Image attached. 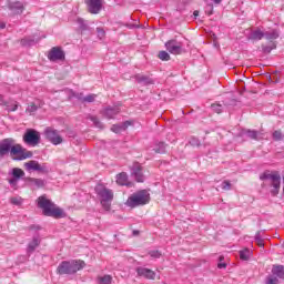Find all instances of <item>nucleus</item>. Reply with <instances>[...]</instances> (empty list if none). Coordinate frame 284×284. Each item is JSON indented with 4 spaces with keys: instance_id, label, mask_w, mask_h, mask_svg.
Masks as SVG:
<instances>
[{
    "instance_id": "52",
    "label": "nucleus",
    "mask_w": 284,
    "mask_h": 284,
    "mask_svg": "<svg viewBox=\"0 0 284 284\" xmlns=\"http://www.w3.org/2000/svg\"><path fill=\"white\" fill-rule=\"evenodd\" d=\"M6 28V23H0V30H3Z\"/></svg>"
},
{
    "instance_id": "4",
    "label": "nucleus",
    "mask_w": 284,
    "mask_h": 284,
    "mask_svg": "<svg viewBox=\"0 0 284 284\" xmlns=\"http://www.w3.org/2000/svg\"><path fill=\"white\" fill-rule=\"evenodd\" d=\"M261 181H271V186L273 190H271V194L273 196H276L278 192L281 191V174L277 171L270 172L265 171L260 175Z\"/></svg>"
},
{
    "instance_id": "9",
    "label": "nucleus",
    "mask_w": 284,
    "mask_h": 284,
    "mask_svg": "<svg viewBox=\"0 0 284 284\" xmlns=\"http://www.w3.org/2000/svg\"><path fill=\"white\" fill-rule=\"evenodd\" d=\"M17 144V140L12 138L3 139L0 142V156L10 154L12 156V148Z\"/></svg>"
},
{
    "instance_id": "46",
    "label": "nucleus",
    "mask_w": 284,
    "mask_h": 284,
    "mask_svg": "<svg viewBox=\"0 0 284 284\" xmlns=\"http://www.w3.org/2000/svg\"><path fill=\"white\" fill-rule=\"evenodd\" d=\"M11 203L13 205H21V203H23V200L21 197H11Z\"/></svg>"
},
{
    "instance_id": "50",
    "label": "nucleus",
    "mask_w": 284,
    "mask_h": 284,
    "mask_svg": "<svg viewBox=\"0 0 284 284\" xmlns=\"http://www.w3.org/2000/svg\"><path fill=\"white\" fill-rule=\"evenodd\" d=\"M206 8L209 9V14H213L214 6L209 3Z\"/></svg>"
},
{
    "instance_id": "51",
    "label": "nucleus",
    "mask_w": 284,
    "mask_h": 284,
    "mask_svg": "<svg viewBox=\"0 0 284 284\" xmlns=\"http://www.w3.org/2000/svg\"><path fill=\"white\" fill-rule=\"evenodd\" d=\"M219 270H225V267H227L226 263H219L217 264Z\"/></svg>"
},
{
    "instance_id": "3",
    "label": "nucleus",
    "mask_w": 284,
    "mask_h": 284,
    "mask_svg": "<svg viewBox=\"0 0 284 284\" xmlns=\"http://www.w3.org/2000/svg\"><path fill=\"white\" fill-rule=\"evenodd\" d=\"M85 267V262L81 260L63 261L57 268L58 274H77Z\"/></svg>"
},
{
    "instance_id": "45",
    "label": "nucleus",
    "mask_w": 284,
    "mask_h": 284,
    "mask_svg": "<svg viewBox=\"0 0 284 284\" xmlns=\"http://www.w3.org/2000/svg\"><path fill=\"white\" fill-rule=\"evenodd\" d=\"M190 144L193 145L194 148H199V145H201V141H199V139L196 138H191Z\"/></svg>"
},
{
    "instance_id": "31",
    "label": "nucleus",
    "mask_w": 284,
    "mask_h": 284,
    "mask_svg": "<svg viewBox=\"0 0 284 284\" xmlns=\"http://www.w3.org/2000/svg\"><path fill=\"white\" fill-rule=\"evenodd\" d=\"M98 284H112V276L111 275L99 276Z\"/></svg>"
},
{
    "instance_id": "22",
    "label": "nucleus",
    "mask_w": 284,
    "mask_h": 284,
    "mask_svg": "<svg viewBox=\"0 0 284 284\" xmlns=\"http://www.w3.org/2000/svg\"><path fill=\"white\" fill-rule=\"evenodd\" d=\"M166 149L168 144H165V142H155L153 146V152H155V154H165Z\"/></svg>"
},
{
    "instance_id": "11",
    "label": "nucleus",
    "mask_w": 284,
    "mask_h": 284,
    "mask_svg": "<svg viewBox=\"0 0 284 284\" xmlns=\"http://www.w3.org/2000/svg\"><path fill=\"white\" fill-rule=\"evenodd\" d=\"M49 61H64L65 60V52L60 47H53L48 53Z\"/></svg>"
},
{
    "instance_id": "34",
    "label": "nucleus",
    "mask_w": 284,
    "mask_h": 284,
    "mask_svg": "<svg viewBox=\"0 0 284 284\" xmlns=\"http://www.w3.org/2000/svg\"><path fill=\"white\" fill-rule=\"evenodd\" d=\"M6 106L9 112H17L19 104L17 102H9Z\"/></svg>"
},
{
    "instance_id": "2",
    "label": "nucleus",
    "mask_w": 284,
    "mask_h": 284,
    "mask_svg": "<svg viewBox=\"0 0 284 284\" xmlns=\"http://www.w3.org/2000/svg\"><path fill=\"white\" fill-rule=\"evenodd\" d=\"M95 194H98L103 210L110 212L112 207V201H114V193L112 190L100 184L95 186Z\"/></svg>"
},
{
    "instance_id": "48",
    "label": "nucleus",
    "mask_w": 284,
    "mask_h": 284,
    "mask_svg": "<svg viewBox=\"0 0 284 284\" xmlns=\"http://www.w3.org/2000/svg\"><path fill=\"white\" fill-rule=\"evenodd\" d=\"M97 32H98V36L100 37V39H103V37H105V31H103V29L98 28Z\"/></svg>"
},
{
    "instance_id": "16",
    "label": "nucleus",
    "mask_w": 284,
    "mask_h": 284,
    "mask_svg": "<svg viewBox=\"0 0 284 284\" xmlns=\"http://www.w3.org/2000/svg\"><path fill=\"white\" fill-rule=\"evenodd\" d=\"M134 79L136 83H140L141 85H154V79H152L150 75L138 73L134 75Z\"/></svg>"
},
{
    "instance_id": "37",
    "label": "nucleus",
    "mask_w": 284,
    "mask_h": 284,
    "mask_svg": "<svg viewBox=\"0 0 284 284\" xmlns=\"http://www.w3.org/2000/svg\"><path fill=\"white\" fill-rule=\"evenodd\" d=\"M273 140L274 141H283V132L281 130H276L273 132Z\"/></svg>"
},
{
    "instance_id": "39",
    "label": "nucleus",
    "mask_w": 284,
    "mask_h": 284,
    "mask_svg": "<svg viewBox=\"0 0 284 284\" xmlns=\"http://www.w3.org/2000/svg\"><path fill=\"white\" fill-rule=\"evenodd\" d=\"M38 172H41V174H48L50 169L48 168V164H39Z\"/></svg>"
},
{
    "instance_id": "43",
    "label": "nucleus",
    "mask_w": 284,
    "mask_h": 284,
    "mask_svg": "<svg viewBox=\"0 0 284 284\" xmlns=\"http://www.w3.org/2000/svg\"><path fill=\"white\" fill-rule=\"evenodd\" d=\"M149 255L151 258H161V252L160 251H150Z\"/></svg>"
},
{
    "instance_id": "18",
    "label": "nucleus",
    "mask_w": 284,
    "mask_h": 284,
    "mask_svg": "<svg viewBox=\"0 0 284 284\" xmlns=\"http://www.w3.org/2000/svg\"><path fill=\"white\" fill-rule=\"evenodd\" d=\"M136 273L138 276H143L144 278H149L151 281H154L156 277V273L154 271L141 266L136 268Z\"/></svg>"
},
{
    "instance_id": "12",
    "label": "nucleus",
    "mask_w": 284,
    "mask_h": 284,
    "mask_svg": "<svg viewBox=\"0 0 284 284\" xmlns=\"http://www.w3.org/2000/svg\"><path fill=\"white\" fill-rule=\"evenodd\" d=\"M131 175L138 183H143L145 181V176L143 175V166H141L139 162L133 163L131 166Z\"/></svg>"
},
{
    "instance_id": "8",
    "label": "nucleus",
    "mask_w": 284,
    "mask_h": 284,
    "mask_svg": "<svg viewBox=\"0 0 284 284\" xmlns=\"http://www.w3.org/2000/svg\"><path fill=\"white\" fill-rule=\"evenodd\" d=\"M23 141L27 145H39L41 142V134L37 130L28 129L23 135Z\"/></svg>"
},
{
    "instance_id": "35",
    "label": "nucleus",
    "mask_w": 284,
    "mask_h": 284,
    "mask_svg": "<svg viewBox=\"0 0 284 284\" xmlns=\"http://www.w3.org/2000/svg\"><path fill=\"white\" fill-rule=\"evenodd\" d=\"M37 110H39V106H37V104L34 103H30L27 109H26V112L28 114H34V112H37Z\"/></svg>"
},
{
    "instance_id": "25",
    "label": "nucleus",
    "mask_w": 284,
    "mask_h": 284,
    "mask_svg": "<svg viewBox=\"0 0 284 284\" xmlns=\"http://www.w3.org/2000/svg\"><path fill=\"white\" fill-rule=\"evenodd\" d=\"M264 37L267 39V41H274L278 39V31L276 30L265 31Z\"/></svg>"
},
{
    "instance_id": "36",
    "label": "nucleus",
    "mask_w": 284,
    "mask_h": 284,
    "mask_svg": "<svg viewBox=\"0 0 284 284\" xmlns=\"http://www.w3.org/2000/svg\"><path fill=\"white\" fill-rule=\"evenodd\" d=\"M95 99H97V94L91 93V94L84 97L83 103H94Z\"/></svg>"
},
{
    "instance_id": "5",
    "label": "nucleus",
    "mask_w": 284,
    "mask_h": 284,
    "mask_svg": "<svg viewBox=\"0 0 284 284\" xmlns=\"http://www.w3.org/2000/svg\"><path fill=\"white\" fill-rule=\"evenodd\" d=\"M148 203H150V193L146 190L136 192L126 201L129 207H139V205H148Z\"/></svg>"
},
{
    "instance_id": "23",
    "label": "nucleus",
    "mask_w": 284,
    "mask_h": 284,
    "mask_svg": "<svg viewBox=\"0 0 284 284\" xmlns=\"http://www.w3.org/2000/svg\"><path fill=\"white\" fill-rule=\"evenodd\" d=\"M272 274L277 278H284V266L283 265L273 266Z\"/></svg>"
},
{
    "instance_id": "53",
    "label": "nucleus",
    "mask_w": 284,
    "mask_h": 284,
    "mask_svg": "<svg viewBox=\"0 0 284 284\" xmlns=\"http://www.w3.org/2000/svg\"><path fill=\"white\" fill-rule=\"evenodd\" d=\"M193 14L195 18L199 17V11H194Z\"/></svg>"
},
{
    "instance_id": "33",
    "label": "nucleus",
    "mask_w": 284,
    "mask_h": 284,
    "mask_svg": "<svg viewBox=\"0 0 284 284\" xmlns=\"http://www.w3.org/2000/svg\"><path fill=\"white\" fill-rule=\"evenodd\" d=\"M255 242L258 247H264L265 243L263 242V235H261V231L255 234Z\"/></svg>"
},
{
    "instance_id": "49",
    "label": "nucleus",
    "mask_w": 284,
    "mask_h": 284,
    "mask_svg": "<svg viewBox=\"0 0 284 284\" xmlns=\"http://www.w3.org/2000/svg\"><path fill=\"white\" fill-rule=\"evenodd\" d=\"M74 97H75V99H78V101H81V103H83V99H85L83 93H77Z\"/></svg>"
},
{
    "instance_id": "15",
    "label": "nucleus",
    "mask_w": 284,
    "mask_h": 284,
    "mask_svg": "<svg viewBox=\"0 0 284 284\" xmlns=\"http://www.w3.org/2000/svg\"><path fill=\"white\" fill-rule=\"evenodd\" d=\"M119 112H121V109L116 105L106 106L100 111V113L102 114V116H104V119H114L116 114H119Z\"/></svg>"
},
{
    "instance_id": "40",
    "label": "nucleus",
    "mask_w": 284,
    "mask_h": 284,
    "mask_svg": "<svg viewBox=\"0 0 284 284\" xmlns=\"http://www.w3.org/2000/svg\"><path fill=\"white\" fill-rule=\"evenodd\" d=\"M77 23L79 24L80 30H88V24L84 19L79 18Z\"/></svg>"
},
{
    "instance_id": "44",
    "label": "nucleus",
    "mask_w": 284,
    "mask_h": 284,
    "mask_svg": "<svg viewBox=\"0 0 284 284\" xmlns=\"http://www.w3.org/2000/svg\"><path fill=\"white\" fill-rule=\"evenodd\" d=\"M266 284H278V277L268 276L266 280Z\"/></svg>"
},
{
    "instance_id": "55",
    "label": "nucleus",
    "mask_w": 284,
    "mask_h": 284,
    "mask_svg": "<svg viewBox=\"0 0 284 284\" xmlns=\"http://www.w3.org/2000/svg\"><path fill=\"white\" fill-rule=\"evenodd\" d=\"M3 103H4L3 101H0V105H3Z\"/></svg>"
},
{
    "instance_id": "41",
    "label": "nucleus",
    "mask_w": 284,
    "mask_h": 284,
    "mask_svg": "<svg viewBox=\"0 0 284 284\" xmlns=\"http://www.w3.org/2000/svg\"><path fill=\"white\" fill-rule=\"evenodd\" d=\"M211 108L213 112H216L217 114H221V112H223V105L221 104H212Z\"/></svg>"
},
{
    "instance_id": "1",
    "label": "nucleus",
    "mask_w": 284,
    "mask_h": 284,
    "mask_svg": "<svg viewBox=\"0 0 284 284\" xmlns=\"http://www.w3.org/2000/svg\"><path fill=\"white\" fill-rule=\"evenodd\" d=\"M38 207L42 210L44 216H52L53 219H63L65 213L61 207L51 202L45 195L38 197Z\"/></svg>"
},
{
    "instance_id": "28",
    "label": "nucleus",
    "mask_w": 284,
    "mask_h": 284,
    "mask_svg": "<svg viewBox=\"0 0 284 284\" xmlns=\"http://www.w3.org/2000/svg\"><path fill=\"white\" fill-rule=\"evenodd\" d=\"M272 50H276V43L271 42L270 45L262 44V52L264 54H270V52H272Z\"/></svg>"
},
{
    "instance_id": "42",
    "label": "nucleus",
    "mask_w": 284,
    "mask_h": 284,
    "mask_svg": "<svg viewBox=\"0 0 284 284\" xmlns=\"http://www.w3.org/2000/svg\"><path fill=\"white\" fill-rule=\"evenodd\" d=\"M222 190L230 191L232 190V183L230 181L225 180L222 182Z\"/></svg>"
},
{
    "instance_id": "30",
    "label": "nucleus",
    "mask_w": 284,
    "mask_h": 284,
    "mask_svg": "<svg viewBox=\"0 0 284 284\" xmlns=\"http://www.w3.org/2000/svg\"><path fill=\"white\" fill-rule=\"evenodd\" d=\"M251 256H252V251H250L248 248L240 251L241 261H250Z\"/></svg>"
},
{
    "instance_id": "32",
    "label": "nucleus",
    "mask_w": 284,
    "mask_h": 284,
    "mask_svg": "<svg viewBox=\"0 0 284 284\" xmlns=\"http://www.w3.org/2000/svg\"><path fill=\"white\" fill-rule=\"evenodd\" d=\"M90 121H92V123L95 125V128L103 130V123L99 120V118L91 115Z\"/></svg>"
},
{
    "instance_id": "26",
    "label": "nucleus",
    "mask_w": 284,
    "mask_h": 284,
    "mask_svg": "<svg viewBox=\"0 0 284 284\" xmlns=\"http://www.w3.org/2000/svg\"><path fill=\"white\" fill-rule=\"evenodd\" d=\"M118 185H128V173H120L116 175Z\"/></svg>"
},
{
    "instance_id": "14",
    "label": "nucleus",
    "mask_w": 284,
    "mask_h": 284,
    "mask_svg": "<svg viewBox=\"0 0 284 284\" xmlns=\"http://www.w3.org/2000/svg\"><path fill=\"white\" fill-rule=\"evenodd\" d=\"M91 14H99L101 8H103V0H85Z\"/></svg>"
},
{
    "instance_id": "6",
    "label": "nucleus",
    "mask_w": 284,
    "mask_h": 284,
    "mask_svg": "<svg viewBox=\"0 0 284 284\" xmlns=\"http://www.w3.org/2000/svg\"><path fill=\"white\" fill-rule=\"evenodd\" d=\"M8 183L12 190H19V181L26 176V172L20 168H13L8 172Z\"/></svg>"
},
{
    "instance_id": "21",
    "label": "nucleus",
    "mask_w": 284,
    "mask_h": 284,
    "mask_svg": "<svg viewBox=\"0 0 284 284\" xmlns=\"http://www.w3.org/2000/svg\"><path fill=\"white\" fill-rule=\"evenodd\" d=\"M264 38H265V32L261 31V29H256V30L252 31L248 37V39H251V41H261Z\"/></svg>"
},
{
    "instance_id": "38",
    "label": "nucleus",
    "mask_w": 284,
    "mask_h": 284,
    "mask_svg": "<svg viewBox=\"0 0 284 284\" xmlns=\"http://www.w3.org/2000/svg\"><path fill=\"white\" fill-rule=\"evenodd\" d=\"M159 59H161V61H170V53H168V51H160Z\"/></svg>"
},
{
    "instance_id": "24",
    "label": "nucleus",
    "mask_w": 284,
    "mask_h": 284,
    "mask_svg": "<svg viewBox=\"0 0 284 284\" xmlns=\"http://www.w3.org/2000/svg\"><path fill=\"white\" fill-rule=\"evenodd\" d=\"M24 168L29 172L32 171V170H33V172H38L39 171V163L34 160H31V161L24 163Z\"/></svg>"
},
{
    "instance_id": "17",
    "label": "nucleus",
    "mask_w": 284,
    "mask_h": 284,
    "mask_svg": "<svg viewBox=\"0 0 284 284\" xmlns=\"http://www.w3.org/2000/svg\"><path fill=\"white\" fill-rule=\"evenodd\" d=\"M9 10L12 12V14H23V10H26V4L21 1L10 2Z\"/></svg>"
},
{
    "instance_id": "19",
    "label": "nucleus",
    "mask_w": 284,
    "mask_h": 284,
    "mask_svg": "<svg viewBox=\"0 0 284 284\" xmlns=\"http://www.w3.org/2000/svg\"><path fill=\"white\" fill-rule=\"evenodd\" d=\"M26 181L29 187H37L38 190L41 187H45V180L43 179L27 178Z\"/></svg>"
},
{
    "instance_id": "20",
    "label": "nucleus",
    "mask_w": 284,
    "mask_h": 284,
    "mask_svg": "<svg viewBox=\"0 0 284 284\" xmlns=\"http://www.w3.org/2000/svg\"><path fill=\"white\" fill-rule=\"evenodd\" d=\"M41 245V237H39V235H36L32 237V241L29 242L28 246H27V252L29 254H32L37 247H39Z\"/></svg>"
},
{
    "instance_id": "47",
    "label": "nucleus",
    "mask_w": 284,
    "mask_h": 284,
    "mask_svg": "<svg viewBox=\"0 0 284 284\" xmlns=\"http://www.w3.org/2000/svg\"><path fill=\"white\" fill-rule=\"evenodd\" d=\"M32 43H34V41L29 40L28 38L21 40V45H32Z\"/></svg>"
},
{
    "instance_id": "27",
    "label": "nucleus",
    "mask_w": 284,
    "mask_h": 284,
    "mask_svg": "<svg viewBox=\"0 0 284 284\" xmlns=\"http://www.w3.org/2000/svg\"><path fill=\"white\" fill-rule=\"evenodd\" d=\"M130 125V122H124L122 125L114 124L111 130L112 132H115V134H119L121 130H128V126Z\"/></svg>"
},
{
    "instance_id": "29",
    "label": "nucleus",
    "mask_w": 284,
    "mask_h": 284,
    "mask_svg": "<svg viewBox=\"0 0 284 284\" xmlns=\"http://www.w3.org/2000/svg\"><path fill=\"white\" fill-rule=\"evenodd\" d=\"M248 139H252L253 141H258V131L256 130H246L244 132Z\"/></svg>"
},
{
    "instance_id": "13",
    "label": "nucleus",
    "mask_w": 284,
    "mask_h": 284,
    "mask_svg": "<svg viewBox=\"0 0 284 284\" xmlns=\"http://www.w3.org/2000/svg\"><path fill=\"white\" fill-rule=\"evenodd\" d=\"M165 48L170 54H181L183 52V43L176 40H169L165 43Z\"/></svg>"
},
{
    "instance_id": "54",
    "label": "nucleus",
    "mask_w": 284,
    "mask_h": 284,
    "mask_svg": "<svg viewBox=\"0 0 284 284\" xmlns=\"http://www.w3.org/2000/svg\"><path fill=\"white\" fill-rule=\"evenodd\" d=\"M225 257H223V255H221L220 257H219V261H223Z\"/></svg>"
},
{
    "instance_id": "7",
    "label": "nucleus",
    "mask_w": 284,
    "mask_h": 284,
    "mask_svg": "<svg viewBox=\"0 0 284 284\" xmlns=\"http://www.w3.org/2000/svg\"><path fill=\"white\" fill-rule=\"evenodd\" d=\"M11 156L13 161H26V159H32V151H28L21 144L16 143L11 149Z\"/></svg>"
},
{
    "instance_id": "10",
    "label": "nucleus",
    "mask_w": 284,
    "mask_h": 284,
    "mask_svg": "<svg viewBox=\"0 0 284 284\" xmlns=\"http://www.w3.org/2000/svg\"><path fill=\"white\" fill-rule=\"evenodd\" d=\"M44 134L48 141H50V143H52L53 145H61V143H63V138H61L59 131L52 128H47L44 130Z\"/></svg>"
}]
</instances>
